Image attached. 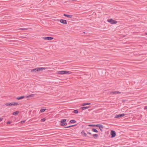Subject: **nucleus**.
<instances>
[{
    "instance_id": "nucleus-1",
    "label": "nucleus",
    "mask_w": 147,
    "mask_h": 147,
    "mask_svg": "<svg viewBox=\"0 0 147 147\" xmlns=\"http://www.w3.org/2000/svg\"><path fill=\"white\" fill-rule=\"evenodd\" d=\"M71 73V71H57V74H69Z\"/></svg>"
},
{
    "instance_id": "nucleus-2",
    "label": "nucleus",
    "mask_w": 147,
    "mask_h": 147,
    "mask_svg": "<svg viewBox=\"0 0 147 147\" xmlns=\"http://www.w3.org/2000/svg\"><path fill=\"white\" fill-rule=\"evenodd\" d=\"M45 67H38L32 69L31 71L32 72H36L38 71H42L45 70Z\"/></svg>"
},
{
    "instance_id": "nucleus-3",
    "label": "nucleus",
    "mask_w": 147,
    "mask_h": 147,
    "mask_svg": "<svg viewBox=\"0 0 147 147\" xmlns=\"http://www.w3.org/2000/svg\"><path fill=\"white\" fill-rule=\"evenodd\" d=\"M19 104L14 102H13L11 103H6L4 105H6L7 106H16L18 105Z\"/></svg>"
},
{
    "instance_id": "nucleus-4",
    "label": "nucleus",
    "mask_w": 147,
    "mask_h": 147,
    "mask_svg": "<svg viewBox=\"0 0 147 147\" xmlns=\"http://www.w3.org/2000/svg\"><path fill=\"white\" fill-rule=\"evenodd\" d=\"M66 119H63L60 121V125L61 126H65L67 125V123L65 122Z\"/></svg>"
},
{
    "instance_id": "nucleus-5",
    "label": "nucleus",
    "mask_w": 147,
    "mask_h": 147,
    "mask_svg": "<svg viewBox=\"0 0 147 147\" xmlns=\"http://www.w3.org/2000/svg\"><path fill=\"white\" fill-rule=\"evenodd\" d=\"M107 21L110 23L111 24H116L117 22V21L113 20L112 19H108Z\"/></svg>"
},
{
    "instance_id": "nucleus-6",
    "label": "nucleus",
    "mask_w": 147,
    "mask_h": 147,
    "mask_svg": "<svg viewBox=\"0 0 147 147\" xmlns=\"http://www.w3.org/2000/svg\"><path fill=\"white\" fill-rule=\"evenodd\" d=\"M95 127H99L100 130L102 131V129H100V128H104V126L100 124H96L95 125Z\"/></svg>"
},
{
    "instance_id": "nucleus-7",
    "label": "nucleus",
    "mask_w": 147,
    "mask_h": 147,
    "mask_svg": "<svg viewBox=\"0 0 147 147\" xmlns=\"http://www.w3.org/2000/svg\"><path fill=\"white\" fill-rule=\"evenodd\" d=\"M42 38L43 39L47 40H51L54 38L53 37H43Z\"/></svg>"
},
{
    "instance_id": "nucleus-8",
    "label": "nucleus",
    "mask_w": 147,
    "mask_h": 147,
    "mask_svg": "<svg viewBox=\"0 0 147 147\" xmlns=\"http://www.w3.org/2000/svg\"><path fill=\"white\" fill-rule=\"evenodd\" d=\"M125 115V114L124 113L119 114L115 115V118H116L123 117Z\"/></svg>"
},
{
    "instance_id": "nucleus-9",
    "label": "nucleus",
    "mask_w": 147,
    "mask_h": 147,
    "mask_svg": "<svg viewBox=\"0 0 147 147\" xmlns=\"http://www.w3.org/2000/svg\"><path fill=\"white\" fill-rule=\"evenodd\" d=\"M110 133L111 136V137L112 138L116 136L115 132L113 130H111Z\"/></svg>"
},
{
    "instance_id": "nucleus-10",
    "label": "nucleus",
    "mask_w": 147,
    "mask_h": 147,
    "mask_svg": "<svg viewBox=\"0 0 147 147\" xmlns=\"http://www.w3.org/2000/svg\"><path fill=\"white\" fill-rule=\"evenodd\" d=\"M60 22L62 24H67V21L66 20L63 19H61L60 20Z\"/></svg>"
},
{
    "instance_id": "nucleus-11",
    "label": "nucleus",
    "mask_w": 147,
    "mask_h": 147,
    "mask_svg": "<svg viewBox=\"0 0 147 147\" xmlns=\"http://www.w3.org/2000/svg\"><path fill=\"white\" fill-rule=\"evenodd\" d=\"M63 16L67 17V18H71L73 16L72 15H67L65 14H63Z\"/></svg>"
},
{
    "instance_id": "nucleus-12",
    "label": "nucleus",
    "mask_w": 147,
    "mask_h": 147,
    "mask_svg": "<svg viewBox=\"0 0 147 147\" xmlns=\"http://www.w3.org/2000/svg\"><path fill=\"white\" fill-rule=\"evenodd\" d=\"M81 134L82 135H84L85 137L87 136V134L84 131H82L81 132Z\"/></svg>"
},
{
    "instance_id": "nucleus-13",
    "label": "nucleus",
    "mask_w": 147,
    "mask_h": 147,
    "mask_svg": "<svg viewBox=\"0 0 147 147\" xmlns=\"http://www.w3.org/2000/svg\"><path fill=\"white\" fill-rule=\"evenodd\" d=\"M24 98V96H22L19 97H18L16 98V99L18 100H19L20 99H22Z\"/></svg>"
},
{
    "instance_id": "nucleus-14",
    "label": "nucleus",
    "mask_w": 147,
    "mask_h": 147,
    "mask_svg": "<svg viewBox=\"0 0 147 147\" xmlns=\"http://www.w3.org/2000/svg\"><path fill=\"white\" fill-rule=\"evenodd\" d=\"M90 106H88V107H81V108L82 110H84L85 109H87L89 108H90Z\"/></svg>"
},
{
    "instance_id": "nucleus-15",
    "label": "nucleus",
    "mask_w": 147,
    "mask_h": 147,
    "mask_svg": "<svg viewBox=\"0 0 147 147\" xmlns=\"http://www.w3.org/2000/svg\"><path fill=\"white\" fill-rule=\"evenodd\" d=\"M19 113V112L18 111H16L15 112H14L12 113V115H18Z\"/></svg>"
},
{
    "instance_id": "nucleus-16",
    "label": "nucleus",
    "mask_w": 147,
    "mask_h": 147,
    "mask_svg": "<svg viewBox=\"0 0 147 147\" xmlns=\"http://www.w3.org/2000/svg\"><path fill=\"white\" fill-rule=\"evenodd\" d=\"M34 94H31L29 96H27V98H30V97H33L34 96Z\"/></svg>"
},
{
    "instance_id": "nucleus-17",
    "label": "nucleus",
    "mask_w": 147,
    "mask_h": 147,
    "mask_svg": "<svg viewBox=\"0 0 147 147\" xmlns=\"http://www.w3.org/2000/svg\"><path fill=\"white\" fill-rule=\"evenodd\" d=\"M91 104V103H83L82 105V106H85V105H90Z\"/></svg>"
},
{
    "instance_id": "nucleus-18",
    "label": "nucleus",
    "mask_w": 147,
    "mask_h": 147,
    "mask_svg": "<svg viewBox=\"0 0 147 147\" xmlns=\"http://www.w3.org/2000/svg\"><path fill=\"white\" fill-rule=\"evenodd\" d=\"M92 131L93 132H95L97 133L98 132V131H97V130L94 128H93L92 129Z\"/></svg>"
},
{
    "instance_id": "nucleus-19",
    "label": "nucleus",
    "mask_w": 147,
    "mask_h": 147,
    "mask_svg": "<svg viewBox=\"0 0 147 147\" xmlns=\"http://www.w3.org/2000/svg\"><path fill=\"white\" fill-rule=\"evenodd\" d=\"M76 122V121L75 120H72L70 121V122L71 123H74Z\"/></svg>"
},
{
    "instance_id": "nucleus-20",
    "label": "nucleus",
    "mask_w": 147,
    "mask_h": 147,
    "mask_svg": "<svg viewBox=\"0 0 147 147\" xmlns=\"http://www.w3.org/2000/svg\"><path fill=\"white\" fill-rule=\"evenodd\" d=\"M76 125H69V126H67L66 127H65V128H69V127H73L74 126H75Z\"/></svg>"
},
{
    "instance_id": "nucleus-21",
    "label": "nucleus",
    "mask_w": 147,
    "mask_h": 147,
    "mask_svg": "<svg viewBox=\"0 0 147 147\" xmlns=\"http://www.w3.org/2000/svg\"><path fill=\"white\" fill-rule=\"evenodd\" d=\"M73 112L75 113H78V111L77 110H74Z\"/></svg>"
},
{
    "instance_id": "nucleus-22",
    "label": "nucleus",
    "mask_w": 147,
    "mask_h": 147,
    "mask_svg": "<svg viewBox=\"0 0 147 147\" xmlns=\"http://www.w3.org/2000/svg\"><path fill=\"white\" fill-rule=\"evenodd\" d=\"M46 110L45 109H41L40 111V112L41 113H42L44 112Z\"/></svg>"
},
{
    "instance_id": "nucleus-23",
    "label": "nucleus",
    "mask_w": 147,
    "mask_h": 147,
    "mask_svg": "<svg viewBox=\"0 0 147 147\" xmlns=\"http://www.w3.org/2000/svg\"><path fill=\"white\" fill-rule=\"evenodd\" d=\"M98 136V135L97 134H94L93 135L94 138L95 139L96 138V137H97Z\"/></svg>"
},
{
    "instance_id": "nucleus-24",
    "label": "nucleus",
    "mask_w": 147,
    "mask_h": 147,
    "mask_svg": "<svg viewBox=\"0 0 147 147\" xmlns=\"http://www.w3.org/2000/svg\"><path fill=\"white\" fill-rule=\"evenodd\" d=\"M27 28H20V29H19V30H27Z\"/></svg>"
},
{
    "instance_id": "nucleus-25",
    "label": "nucleus",
    "mask_w": 147,
    "mask_h": 147,
    "mask_svg": "<svg viewBox=\"0 0 147 147\" xmlns=\"http://www.w3.org/2000/svg\"><path fill=\"white\" fill-rule=\"evenodd\" d=\"M46 120V119L45 118H44L41 119V122H44Z\"/></svg>"
},
{
    "instance_id": "nucleus-26",
    "label": "nucleus",
    "mask_w": 147,
    "mask_h": 147,
    "mask_svg": "<svg viewBox=\"0 0 147 147\" xmlns=\"http://www.w3.org/2000/svg\"><path fill=\"white\" fill-rule=\"evenodd\" d=\"M117 91L113 92H112V93L113 94H117Z\"/></svg>"
},
{
    "instance_id": "nucleus-27",
    "label": "nucleus",
    "mask_w": 147,
    "mask_h": 147,
    "mask_svg": "<svg viewBox=\"0 0 147 147\" xmlns=\"http://www.w3.org/2000/svg\"><path fill=\"white\" fill-rule=\"evenodd\" d=\"M89 126L95 127V125L90 124L88 125Z\"/></svg>"
},
{
    "instance_id": "nucleus-28",
    "label": "nucleus",
    "mask_w": 147,
    "mask_h": 147,
    "mask_svg": "<svg viewBox=\"0 0 147 147\" xmlns=\"http://www.w3.org/2000/svg\"><path fill=\"white\" fill-rule=\"evenodd\" d=\"M11 123V121H7V124H10V123Z\"/></svg>"
},
{
    "instance_id": "nucleus-29",
    "label": "nucleus",
    "mask_w": 147,
    "mask_h": 147,
    "mask_svg": "<svg viewBox=\"0 0 147 147\" xmlns=\"http://www.w3.org/2000/svg\"><path fill=\"white\" fill-rule=\"evenodd\" d=\"M25 122V121H22L21 122V123H23Z\"/></svg>"
},
{
    "instance_id": "nucleus-30",
    "label": "nucleus",
    "mask_w": 147,
    "mask_h": 147,
    "mask_svg": "<svg viewBox=\"0 0 147 147\" xmlns=\"http://www.w3.org/2000/svg\"><path fill=\"white\" fill-rule=\"evenodd\" d=\"M144 109H147V106H145L144 108Z\"/></svg>"
},
{
    "instance_id": "nucleus-31",
    "label": "nucleus",
    "mask_w": 147,
    "mask_h": 147,
    "mask_svg": "<svg viewBox=\"0 0 147 147\" xmlns=\"http://www.w3.org/2000/svg\"><path fill=\"white\" fill-rule=\"evenodd\" d=\"M3 120V119L2 118H0V122L1 121Z\"/></svg>"
},
{
    "instance_id": "nucleus-32",
    "label": "nucleus",
    "mask_w": 147,
    "mask_h": 147,
    "mask_svg": "<svg viewBox=\"0 0 147 147\" xmlns=\"http://www.w3.org/2000/svg\"><path fill=\"white\" fill-rule=\"evenodd\" d=\"M87 133L88 134H89L90 135H91V133H90V132H87Z\"/></svg>"
},
{
    "instance_id": "nucleus-33",
    "label": "nucleus",
    "mask_w": 147,
    "mask_h": 147,
    "mask_svg": "<svg viewBox=\"0 0 147 147\" xmlns=\"http://www.w3.org/2000/svg\"><path fill=\"white\" fill-rule=\"evenodd\" d=\"M120 92H117V94H120Z\"/></svg>"
},
{
    "instance_id": "nucleus-34",
    "label": "nucleus",
    "mask_w": 147,
    "mask_h": 147,
    "mask_svg": "<svg viewBox=\"0 0 147 147\" xmlns=\"http://www.w3.org/2000/svg\"><path fill=\"white\" fill-rule=\"evenodd\" d=\"M146 34L147 35V32L146 33Z\"/></svg>"
},
{
    "instance_id": "nucleus-35",
    "label": "nucleus",
    "mask_w": 147,
    "mask_h": 147,
    "mask_svg": "<svg viewBox=\"0 0 147 147\" xmlns=\"http://www.w3.org/2000/svg\"><path fill=\"white\" fill-rule=\"evenodd\" d=\"M83 33H85V32H83Z\"/></svg>"
}]
</instances>
